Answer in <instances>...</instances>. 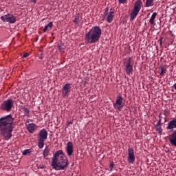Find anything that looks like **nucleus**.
Returning a JSON list of instances; mask_svg holds the SVG:
<instances>
[{
  "mask_svg": "<svg viewBox=\"0 0 176 176\" xmlns=\"http://www.w3.org/2000/svg\"><path fill=\"white\" fill-rule=\"evenodd\" d=\"M13 122H14V118L10 114L0 118V134L7 141L12 138Z\"/></svg>",
  "mask_w": 176,
  "mask_h": 176,
  "instance_id": "obj_1",
  "label": "nucleus"
},
{
  "mask_svg": "<svg viewBox=\"0 0 176 176\" xmlns=\"http://www.w3.org/2000/svg\"><path fill=\"white\" fill-rule=\"evenodd\" d=\"M51 166L56 171L65 170L68 167V160L61 150L56 151L54 154Z\"/></svg>",
  "mask_w": 176,
  "mask_h": 176,
  "instance_id": "obj_2",
  "label": "nucleus"
},
{
  "mask_svg": "<svg viewBox=\"0 0 176 176\" xmlns=\"http://www.w3.org/2000/svg\"><path fill=\"white\" fill-rule=\"evenodd\" d=\"M101 34H102V31L100 27H93L87 33L85 34V39L86 43H96V42L100 41Z\"/></svg>",
  "mask_w": 176,
  "mask_h": 176,
  "instance_id": "obj_3",
  "label": "nucleus"
},
{
  "mask_svg": "<svg viewBox=\"0 0 176 176\" xmlns=\"http://www.w3.org/2000/svg\"><path fill=\"white\" fill-rule=\"evenodd\" d=\"M14 107V101L10 98L4 100L0 105V109L4 112H10Z\"/></svg>",
  "mask_w": 176,
  "mask_h": 176,
  "instance_id": "obj_4",
  "label": "nucleus"
},
{
  "mask_svg": "<svg viewBox=\"0 0 176 176\" xmlns=\"http://www.w3.org/2000/svg\"><path fill=\"white\" fill-rule=\"evenodd\" d=\"M47 140V131L46 129H43L38 133V146L39 149H42L43 146H45V140Z\"/></svg>",
  "mask_w": 176,
  "mask_h": 176,
  "instance_id": "obj_5",
  "label": "nucleus"
},
{
  "mask_svg": "<svg viewBox=\"0 0 176 176\" xmlns=\"http://www.w3.org/2000/svg\"><path fill=\"white\" fill-rule=\"evenodd\" d=\"M142 6V1L141 0H138L135 3V6L132 11L130 14V21H133L137 16H138V13H140V11L141 10V6Z\"/></svg>",
  "mask_w": 176,
  "mask_h": 176,
  "instance_id": "obj_6",
  "label": "nucleus"
},
{
  "mask_svg": "<svg viewBox=\"0 0 176 176\" xmlns=\"http://www.w3.org/2000/svg\"><path fill=\"white\" fill-rule=\"evenodd\" d=\"M1 21L3 23H10V24H14L16 23V16L12 14H7L1 17Z\"/></svg>",
  "mask_w": 176,
  "mask_h": 176,
  "instance_id": "obj_7",
  "label": "nucleus"
},
{
  "mask_svg": "<svg viewBox=\"0 0 176 176\" xmlns=\"http://www.w3.org/2000/svg\"><path fill=\"white\" fill-rule=\"evenodd\" d=\"M113 107L115 109H118V111H120V109L123 108V98L122 96H117L116 102L113 104Z\"/></svg>",
  "mask_w": 176,
  "mask_h": 176,
  "instance_id": "obj_8",
  "label": "nucleus"
},
{
  "mask_svg": "<svg viewBox=\"0 0 176 176\" xmlns=\"http://www.w3.org/2000/svg\"><path fill=\"white\" fill-rule=\"evenodd\" d=\"M127 160L130 164H133V163L135 162V155H134V150L133 149V148H128Z\"/></svg>",
  "mask_w": 176,
  "mask_h": 176,
  "instance_id": "obj_9",
  "label": "nucleus"
},
{
  "mask_svg": "<svg viewBox=\"0 0 176 176\" xmlns=\"http://www.w3.org/2000/svg\"><path fill=\"white\" fill-rule=\"evenodd\" d=\"M71 93V84L67 83L62 88V96L68 97V94Z\"/></svg>",
  "mask_w": 176,
  "mask_h": 176,
  "instance_id": "obj_10",
  "label": "nucleus"
},
{
  "mask_svg": "<svg viewBox=\"0 0 176 176\" xmlns=\"http://www.w3.org/2000/svg\"><path fill=\"white\" fill-rule=\"evenodd\" d=\"M125 71L127 75L133 74V65H131V58H129L125 65Z\"/></svg>",
  "mask_w": 176,
  "mask_h": 176,
  "instance_id": "obj_11",
  "label": "nucleus"
},
{
  "mask_svg": "<svg viewBox=\"0 0 176 176\" xmlns=\"http://www.w3.org/2000/svg\"><path fill=\"white\" fill-rule=\"evenodd\" d=\"M66 152L68 156H72V153H74V144H72V142H67Z\"/></svg>",
  "mask_w": 176,
  "mask_h": 176,
  "instance_id": "obj_12",
  "label": "nucleus"
},
{
  "mask_svg": "<svg viewBox=\"0 0 176 176\" xmlns=\"http://www.w3.org/2000/svg\"><path fill=\"white\" fill-rule=\"evenodd\" d=\"M169 142H170V144L173 145V146L176 147V130H175L173 134L170 135Z\"/></svg>",
  "mask_w": 176,
  "mask_h": 176,
  "instance_id": "obj_13",
  "label": "nucleus"
},
{
  "mask_svg": "<svg viewBox=\"0 0 176 176\" xmlns=\"http://www.w3.org/2000/svg\"><path fill=\"white\" fill-rule=\"evenodd\" d=\"M155 130L160 135H162V133H163V129H162V117L160 116V120H158L157 124L155 125Z\"/></svg>",
  "mask_w": 176,
  "mask_h": 176,
  "instance_id": "obj_14",
  "label": "nucleus"
},
{
  "mask_svg": "<svg viewBox=\"0 0 176 176\" xmlns=\"http://www.w3.org/2000/svg\"><path fill=\"white\" fill-rule=\"evenodd\" d=\"M38 129V126H36V124L34 123L29 124L27 125V130L29 131V133H32L35 130Z\"/></svg>",
  "mask_w": 176,
  "mask_h": 176,
  "instance_id": "obj_15",
  "label": "nucleus"
},
{
  "mask_svg": "<svg viewBox=\"0 0 176 176\" xmlns=\"http://www.w3.org/2000/svg\"><path fill=\"white\" fill-rule=\"evenodd\" d=\"M113 17H115V12L112 10V9H110V12L107 18L108 23H112V21H113Z\"/></svg>",
  "mask_w": 176,
  "mask_h": 176,
  "instance_id": "obj_16",
  "label": "nucleus"
},
{
  "mask_svg": "<svg viewBox=\"0 0 176 176\" xmlns=\"http://www.w3.org/2000/svg\"><path fill=\"white\" fill-rule=\"evenodd\" d=\"M49 153H50V148H49V146H47L43 153V157L44 159H45V160H47V159H49L47 158V157L49 156Z\"/></svg>",
  "mask_w": 176,
  "mask_h": 176,
  "instance_id": "obj_17",
  "label": "nucleus"
},
{
  "mask_svg": "<svg viewBox=\"0 0 176 176\" xmlns=\"http://www.w3.org/2000/svg\"><path fill=\"white\" fill-rule=\"evenodd\" d=\"M157 16V14L156 12L153 13V14L151 16V19L149 20V23H150L151 25H155V19H156Z\"/></svg>",
  "mask_w": 176,
  "mask_h": 176,
  "instance_id": "obj_18",
  "label": "nucleus"
},
{
  "mask_svg": "<svg viewBox=\"0 0 176 176\" xmlns=\"http://www.w3.org/2000/svg\"><path fill=\"white\" fill-rule=\"evenodd\" d=\"M73 21L76 24H79V23H80V21H82V17H80V16H79V14H77L75 15L74 19L73 20Z\"/></svg>",
  "mask_w": 176,
  "mask_h": 176,
  "instance_id": "obj_19",
  "label": "nucleus"
},
{
  "mask_svg": "<svg viewBox=\"0 0 176 176\" xmlns=\"http://www.w3.org/2000/svg\"><path fill=\"white\" fill-rule=\"evenodd\" d=\"M58 47L61 53H64V50H65L66 47L63 42L58 43Z\"/></svg>",
  "mask_w": 176,
  "mask_h": 176,
  "instance_id": "obj_20",
  "label": "nucleus"
},
{
  "mask_svg": "<svg viewBox=\"0 0 176 176\" xmlns=\"http://www.w3.org/2000/svg\"><path fill=\"white\" fill-rule=\"evenodd\" d=\"M53 27V23L50 22L47 25H46L43 29V32H46L48 30H50Z\"/></svg>",
  "mask_w": 176,
  "mask_h": 176,
  "instance_id": "obj_21",
  "label": "nucleus"
},
{
  "mask_svg": "<svg viewBox=\"0 0 176 176\" xmlns=\"http://www.w3.org/2000/svg\"><path fill=\"white\" fill-rule=\"evenodd\" d=\"M153 1L155 0H146V8H151V6H153Z\"/></svg>",
  "mask_w": 176,
  "mask_h": 176,
  "instance_id": "obj_22",
  "label": "nucleus"
},
{
  "mask_svg": "<svg viewBox=\"0 0 176 176\" xmlns=\"http://www.w3.org/2000/svg\"><path fill=\"white\" fill-rule=\"evenodd\" d=\"M31 152H32V151H31V149H26L23 151L22 155H23V156H27V155H30V153H31Z\"/></svg>",
  "mask_w": 176,
  "mask_h": 176,
  "instance_id": "obj_23",
  "label": "nucleus"
},
{
  "mask_svg": "<svg viewBox=\"0 0 176 176\" xmlns=\"http://www.w3.org/2000/svg\"><path fill=\"white\" fill-rule=\"evenodd\" d=\"M22 110L23 111V112L25 113V114L26 116L30 115V109H28V108L24 107L22 108Z\"/></svg>",
  "mask_w": 176,
  "mask_h": 176,
  "instance_id": "obj_24",
  "label": "nucleus"
},
{
  "mask_svg": "<svg viewBox=\"0 0 176 176\" xmlns=\"http://www.w3.org/2000/svg\"><path fill=\"white\" fill-rule=\"evenodd\" d=\"M167 72V69L164 67L161 68V72H160V75L163 76L164 74H166Z\"/></svg>",
  "mask_w": 176,
  "mask_h": 176,
  "instance_id": "obj_25",
  "label": "nucleus"
},
{
  "mask_svg": "<svg viewBox=\"0 0 176 176\" xmlns=\"http://www.w3.org/2000/svg\"><path fill=\"white\" fill-rule=\"evenodd\" d=\"M113 167H115V164H113V162H111L109 165V171H112V170H113Z\"/></svg>",
  "mask_w": 176,
  "mask_h": 176,
  "instance_id": "obj_26",
  "label": "nucleus"
},
{
  "mask_svg": "<svg viewBox=\"0 0 176 176\" xmlns=\"http://www.w3.org/2000/svg\"><path fill=\"white\" fill-rule=\"evenodd\" d=\"M108 10L109 9L108 8H106L104 12V14H103V17L105 18L107 17V14H108Z\"/></svg>",
  "mask_w": 176,
  "mask_h": 176,
  "instance_id": "obj_27",
  "label": "nucleus"
},
{
  "mask_svg": "<svg viewBox=\"0 0 176 176\" xmlns=\"http://www.w3.org/2000/svg\"><path fill=\"white\" fill-rule=\"evenodd\" d=\"M30 56V54L29 53H28V52H26V53H25L23 55V58H27V57H28Z\"/></svg>",
  "mask_w": 176,
  "mask_h": 176,
  "instance_id": "obj_28",
  "label": "nucleus"
},
{
  "mask_svg": "<svg viewBox=\"0 0 176 176\" xmlns=\"http://www.w3.org/2000/svg\"><path fill=\"white\" fill-rule=\"evenodd\" d=\"M119 3H126L127 2V0H118Z\"/></svg>",
  "mask_w": 176,
  "mask_h": 176,
  "instance_id": "obj_29",
  "label": "nucleus"
},
{
  "mask_svg": "<svg viewBox=\"0 0 176 176\" xmlns=\"http://www.w3.org/2000/svg\"><path fill=\"white\" fill-rule=\"evenodd\" d=\"M173 88L175 89V90H176V83L173 85Z\"/></svg>",
  "mask_w": 176,
  "mask_h": 176,
  "instance_id": "obj_30",
  "label": "nucleus"
},
{
  "mask_svg": "<svg viewBox=\"0 0 176 176\" xmlns=\"http://www.w3.org/2000/svg\"><path fill=\"white\" fill-rule=\"evenodd\" d=\"M40 168H42V169L45 168V166L42 165V166L40 167Z\"/></svg>",
  "mask_w": 176,
  "mask_h": 176,
  "instance_id": "obj_31",
  "label": "nucleus"
},
{
  "mask_svg": "<svg viewBox=\"0 0 176 176\" xmlns=\"http://www.w3.org/2000/svg\"><path fill=\"white\" fill-rule=\"evenodd\" d=\"M32 2H36V0H31Z\"/></svg>",
  "mask_w": 176,
  "mask_h": 176,
  "instance_id": "obj_32",
  "label": "nucleus"
},
{
  "mask_svg": "<svg viewBox=\"0 0 176 176\" xmlns=\"http://www.w3.org/2000/svg\"><path fill=\"white\" fill-rule=\"evenodd\" d=\"M30 120H28L27 123H30Z\"/></svg>",
  "mask_w": 176,
  "mask_h": 176,
  "instance_id": "obj_33",
  "label": "nucleus"
},
{
  "mask_svg": "<svg viewBox=\"0 0 176 176\" xmlns=\"http://www.w3.org/2000/svg\"><path fill=\"white\" fill-rule=\"evenodd\" d=\"M69 124H72V122H69Z\"/></svg>",
  "mask_w": 176,
  "mask_h": 176,
  "instance_id": "obj_34",
  "label": "nucleus"
},
{
  "mask_svg": "<svg viewBox=\"0 0 176 176\" xmlns=\"http://www.w3.org/2000/svg\"><path fill=\"white\" fill-rule=\"evenodd\" d=\"M160 45H162V41L160 42Z\"/></svg>",
  "mask_w": 176,
  "mask_h": 176,
  "instance_id": "obj_35",
  "label": "nucleus"
}]
</instances>
